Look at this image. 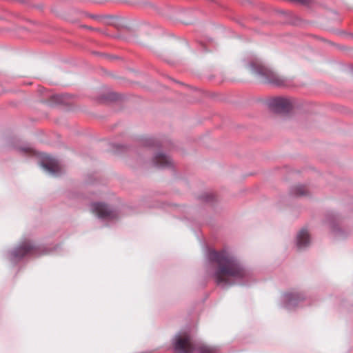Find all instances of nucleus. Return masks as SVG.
<instances>
[{
	"label": "nucleus",
	"instance_id": "obj_9",
	"mask_svg": "<svg viewBox=\"0 0 353 353\" xmlns=\"http://www.w3.org/2000/svg\"><path fill=\"white\" fill-rule=\"evenodd\" d=\"M325 223L329 227L332 233L336 238L342 239L345 236L344 231L339 227V216L331 212L326 215Z\"/></svg>",
	"mask_w": 353,
	"mask_h": 353
},
{
	"label": "nucleus",
	"instance_id": "obj_12",
	"mask_svg": "<svg viewBox=\"0 0 353 353\" xmlns=\"http://www.w3.org/2000/svg\"><path fill=\"white\" fill-rule=\"evenodd\" d=\"M291 194L295 196H306L307 194V190L303 185H296L292 188Z\"/></svg>",
	"mask_w": 353,
	"mask_h": 353
},
{
	"label": "nucleus",
	"instance_id": "obj_8",
	"mask_svg": "<svg viewBox=\"0 0 353 353\" xmlns=\"http://www.w3.org/2000/svg\"><path fill=\"white\" fill-rule=\"evenodd\" d=\"M270 110L276 113L287 114L294 107L293 101L285 97H276L268 102Z\"/></svg>",
	"mask_w": 353,
	"mask_h": 353
},
{
	"label": "nucleus",
	"instance_id": "obj_10",
	"mask_svg": "<svg viewBox=\"0 0 353 353\" xmlns=\"http://www.w3.org/2000/svg\"><path fill=\"white\" fill-rule=\"evenodd\" d=\"M295 243L297 250H304L311 244V237L306 228L300 230L296 236Z\"/></svg>",
	"mask_w": 353,
	"mask_h": 353
},
{
	"label": "nucleus",
	"instance_id": "obj_14",
	"mask_svg": "<svg viewBox=\"0 0 353 353\" xmlns=\"http://www.w3.org/2000/svg\"><path fill=\"white\" fill-rule=\"evenodd\" d=\"M19 150L22 152L26 153V152H29L30 151V148H26V147L20 148H19Z\"/></svg>",
	"mask_w": 353,
	"mask_h": 353
},
{
	"label": "nucleus",
	"instance_id": "obj_11",
	"mask_svg": "<svg viewBox=\"0 0 353 353\" xmlns=\"http://www.w3.org/2000/svg\"><path fill=\"white\" fill-rule=\"evenodd\" d=\"M151 163L153 166L158 168H171L173 166L172 159L163 152L157 153L152 158Z\"/></svg>",
	"mask_w": 353,
	"mask_h": 353
},
{
	"label": "nucleus",
	"instance_id": "obj_1",
	"mask_svg": "<svg viewBox=\"0 0 353 353\" xmlns=\"http://www.w3.org/2000/svg\"><path fill=\"white\" fill-rule=\"evenodd\" d=\"M208 259L216 264L212 276L221 288L225 289L235 285L248 286L254 281L252 272L227 250H209Z\"/></svg>",
	"mask_w": 353,
	"mask_h": 353
},
{
	"label": "nucleus",
	"instance_id": "obj_7",
	"mask_svg": "<svg viewBox=\"0 0 353 353\" xmlns=\"http://www.w3.org/2000/svg\"><path fill=\"white\" fill-rule=\"evenodd\" d=\"M39 165L43 172L50 176H57L61 174L59 161L49 154H42Z\"/></svg>",
	"mask_w": 353,
	"mask_h": 353
},
{
	"label": "nucleus",
	"instance_id": "obj_5",
	"mask_svg": "<svg viewBox=\"0 0 353 353\" xmlns=\"http://www.w3.org/2000/svg\"><path fill=\"white\" fill-rule=\"evenodd\" d=\"M312 296L308 291L292 289L284 292L281 295L280 305L287 310H292L303 303L310 305L312 303Z\"/></svg>",
	"mask_w": 353,
	"mask_h": 353
},
{
	"label": "nucleus",
	"instance_id": "obj_4",
	"mask_svg": "<svg viewBox=\"0 0 353 353\" xmlns=\"http://www.w3.org/2000/svg\"><path fill=\"white\" fill-rule=\"evenodd\" d=\"M248 68L260 81L263 83H270L276 86H285L287 80L265 66L259 59L252 60L248 64Z\"/></svg>",
	"mask_w": 353,
	"mask_h": 353
},
{
	"label": "nucleus",
	"instance_id": "obj_2",
	"mask_svg": "<svg viewBox=\"0 0 353 353\" xmlns=\"http://www.w3.org/2000/svg\"><path fill=\"white\" fill-rule=\"evenodd\" d=\"M172 345L174 353H219L216 347L193 340L187 332L177 333Z\"/></svg>",
	"mask_w": 353,
	"mask_h": 353
},
{
	"label": "nucleus",
	"instance_id": "obj_3",
	"mask_svg": "<svg viewBox=\"0 0 353 353\" xmlns=\"http://www.w3.org/2000/svg\"><path fill=\"white\" fill-rule=\"evenodd\" d=\"M57 248L58 247H54L52 250L46 247H39L30 239H24L18 245L6 254V258L12 264H16L26 256L49 254Z\"/></svg>",
	"mask_w": 353,
	"mask_h": 353
},
{
	"label": "nucleus",
	"instance_id": "obj_13",
	"mask_svg": "<svg viewBox=\"0 0 353 353\" xmlns=\"http://www.w3.org/2000/svg\"><path fill=\"white\" fill-rule=\"evenodd\" d=\"M201 199L205 202H212L214 199V196L212 193H205L201 196Z\"/></svg>",
	"mask_w": 353,
	"mask_h": 353
},
{
	"label": "nucleus",
	"instance_id": "obj_6",
	"mask_svg": "<svg viewBox=\"0 0 353 353\" xmlns=\"http://www.w3.org/2000/svg\"><path fill=\"white\" fill-rule=\"evenodd\" d=\"M91 211L103 222L113 223L119 219L118 212L104 203H93L91 205Z\"/></svg>",
	"mask_w": 353,
	"mask_h": 353
}]
</instances>
